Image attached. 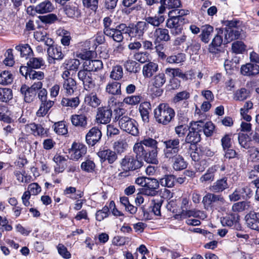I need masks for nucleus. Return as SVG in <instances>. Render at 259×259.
Instances as JSON below:
<instances>
[{"label": "nucleus", "mask_w": 259, "mask_h": 259, "mask_svg": "<svg viewBox=\"0 0 259 259\" xmlns=\"http://www.w3.org/2000/svg\"><path fill=\"white\" fill-rule=\"evenodd\" d=\"M114 111L116 113L114 119L115 121H118L120 128L134 136H138L139 131L136 120L127 115H123L124 110L122 108H117L115 109Z\"/></svg>", "instance_id": "f257e3e1"}, {"label": "nucleus", "mask_w": 259, "mask_h": 259, "mask_svg": "<svg viewBox=\"0 0 259 259\" xmlns=\"http://www.w3.org/2000/svg\"><path fill=\"white\" fill-rule=\"evenodd\" d=\"M154 115L156 122L166 125L174 118L175 112L168 104L161 103L154 109Z\"/></svg>", "instance_id": "f03ea898"}, {"label": "nucleus", "mask_w": 259, "mask_h": 259, "mask_svg": "<svg viewBox=\"0 0 259 259\" xmlns=\"http://www.w3.org/2000/svg\"><path fill=\"white\" fill-rule=\"evenodd\" d=\"M96 76L95 73L89 71L84 68L80 70L77 73L78 79L82 82L84 89L87 91L92 90L96 87Z\"/></svg>", "instance_id": "7ed1b4c3"}, {"label": "nucleus", "mask_w": 259, "mask_h": 259, "mask_svg": "<svg viewBox=\"0 0 259 259\" xmlns=\"http://www.w3.org/2000/svg\"><path fill=\"white\" fill-rule=\"evenodd\" d=\"M188 22V20L185 18L168 17L166 26L170 29L172 35L177 36L182 33L184 25Z\"/></svg>", "instance_id": "20e7f679"}, {"label": "nucleus", "mask_w": 259, "mask_h": 259, "mask_svg": "<svg viewBox=\"0 0 259 259\" xmlns=\"http://www.w3.org/2000/svg\"><path fill=\"white\" fill-rule=\"evenodd\" d=\"M121 166L123 170L127 171L140 168L143 165L142 159L136 155L125 156L121 161Z\"/></svg>", "instance_id": "39448f33"}, {"label": "nucleus", "mask_w": 259, "mask_h": 259, "mask_svg": "<svg viewBox=\"0 0 259 259\" xmlns=\"http://www.w3.org/2000/svg\"><path fill=\"white\" fill-rule=\"evenodd\" d=\"M158 142L154 139L147 137L144 138L140 142L137 143L133 147L134 152L137 155H142L144 152V146L148 148V149H157Z\"/></svg>", "instance_id": "423d86ee"}, {"label": "nucleus", "mask_w": 259, "mask_h": 259, "mask_svg": "<svg viewBox=\"0 0 259 259\" xmlns=\"http://www.w3.org/2000/svg\"><path fill=\"white\" fill-rule=\"evenodd\" d=\"M202 126L197 124L196 121L191 123V126L189 128V132L185 138V142L187 143L193 145L199 142L201 140V128Z\"/></svg>", "instance_id": "0eeeda50"}, {"label": "nucleus", "mask_w": 259, "mask_h": 259, "mask_svg": "<svg viewBox=\"0 0 259 259\" xmlns=\"http://www.w3.org/2000/svg\"><path fill=\"white\" fill-rule=\"evenodd\" d=\"M223 33V30L220 29L218 34L212 39L211 42L209 45L208 50L209 52L215 57H219L220 54H225L223 51L222 45L223 44L222 36L220 33Z\"/></svg>", "instance_id": "6e6552de"}, {"label": "nucleus", "mask_w": 259, "mask_h": 259, "mask_svg": "<svg viewBox=\"0 0 259 259\" xmlns=\"http://www.w3.org/2000/svg\"><path fill=\"white\" fill-rule=\"evenodd\" d=\"M239 216L237 213H230L221 218L223 226H228L237 231H242V227L239 223Z\"/></svg>", "instance_id": "1a4fd4ad"}, {"label": "nucleus", "mask_w": 259, "mask_h": 259, "mask_svg": "<svg viewBox=\"0 0 259 259\" xmlns=\"http://www.w3.org/2000/svg\"><path fill=\"white\" fill-rule=\"evenodd\" d=\"M145 186L141 188L140 193L147 196H155L158 194L157 189L159 187V182L156 179L149 178Z\"/></svg>", "instance_id": "9d476101"}, {"label": "nucleus", "mask_w": 259, "mask_h": 259, "mask_svg": "<svg viewBox=\"0 0 259 259\" xmlns=\"http://www.w3.org/2000/svg\"><path fill=\"white\" fill-rule=\"evenodd\" d=\"M226 201L222 195L210 193L206 194L202 199L204 207L207 209L213 207L215 204L222 205Z\"/></svg>", "instance_id": "9b49d317"}, {"label": "nucleus", "mask_w": 259, "mask_h": 259, "mask_svg": "<svg viewBox=\"0 0 259 259\" xmlns=\"http://www.w3.org/2000/svg\"><path fill=\"white\" fill-rule=\"evenodd\" d=\"M48 61L50 64H55L56 60H61L64 58L61 47L57 45H47Z\"/></svg>", "instance_id": "f8f14e48"}, {"label": "nucleus", "mask_w": 259, "mask_h": 259, "mask_svg": "<svg viewBox=\"0 0 259 259\" xmlns=\"http://www.w3.org/2000/svg\"><path fill=\"white\" fill-rule=\"evenodd\" d=\"M112 32H110L106 35L112 38L114 41L120 42L123 39V34H127V26L124 23H120L115 26L111 30Z\"/></svg>", "instance_id": "ddd939ff"}, {"label": "nucleus", "mask_w": 259, "mask_h": 259, "mask_svg": "<svg viewBox=\"0 0 259 259\" xmlns=\"http://www.w3.org/2000/svg\"><path fill=\"white\" fill-rule=\"evenodd\" d=\"M112 115V111L109 107H101L97 109L96 120L97 123L107 124L110 122Z\"/></svg>", "instance_id": "4468645a"}, {"label": "nucleus", "mask_w": 259, "mask_h": 259, "mask_svg": "<svg viewBox=\"0 0 259 259\" xmlns=\"http://www.w3.org/2000/svg\"><path fill=\"white\" fill-rule=\"evenodd\" d=\"M146 24L143 23V21H139L137 23L132 26H127V34L131 38L132 37L141 38L147 30Z\"/></svg>", "instance_id": "2eb2a0df"}, {"label": "nucleus", "mask_w": 259, "mask_h": 259, "mask_svg": "<svg viewBox=\"0 0 259 259\" xmlns=\"http://www.w3.org/2000/svg\"><path fill=\"white\" fill-rule=\"evenodd\" d=\"M102 133L99 128L94 126L91 128L85 136L87 143L91 146H94L101 139Z\"/></svg>", "instance_id": "dca6fc26"}, {"label": "nucleus", "mask_w": 259, "mask_h": 259, "mask_svg": "<svg viewBox=\"0 0 259 259\" xmlns=\"http://www.w3.org/2000/svg\"><path fill=\"white\" fill-rule=\"evenodd\" d=\"M87 147L81 143H73L71 149V159L78 160L87 153Z\"/></svg>", "instance_id": "f3484780"}, {"label": "nucleus", "mask_w": 259, "mask_h": 259, "mask_svg": "<svg viewBox=\"0 0 259 259\" xmlns=\"http://www.w3.org/2000/svg\"><path fill=\"white\" fill-rule=\"evenodd\" d=\"M63 11L69 18L78 19L81 16V11L78 6L75 3H70L65 5L63 8Z\"/></svg>", "instance_id": "a211bd4d"}, {"label": "nucleus", "mask_w": 259, "mask_h": 259, "mask_svg": "<svg viewBox=\"0 0 259 259\" xmlns=\"http://www.w3.org/2000/svg\"><path fill=\"white\" fill-rule=\"evenodd\" d=\"M97 155L101 159L102 162L107 161L110 164L114 163L117 159L116 153L109 149L100 150L97 153Z\"/></svg>", "instance_id": "6ab92c4d"}, {"label": "nucleus", "mask_w": 259, "mask_h": 259, "mask_svg": "<svg viewBox=\"0 0 259 259\" xmlns=\"http://www.w3.org/2000/svg\"><path fill=\"white\" fill-rule=\"evenodd\" d=\"M245 219L248 227L259 232V213L250 211L246 215Z\"/></svg>", "instance_id": "aec40b11"}, {"label": "nucleus", "mask_w": 259, "mask_h": 259, "mask_svg": "<svg viewBox=\"0 0 259 259\" xmlns=\"http://www.w3.org/2000/svg\"><path fill=\"white\" fill-rule=\"evenodd\" d=\"M157 153V149L144 150L142 155L137 156L140 158H143L147 163L156 164L158 163Z\"/></svg>", "instance_id": "412c9836"}, {"label": "nucleus", "mask_w": 259, "mask_h": 259, "mask_svg": "<svg viewBox=\"0 0 259 259\" xmlns=\"http://www.w3.org/2000/svg\"><path fill=\"white\" fill-rule=\"evenodd\" d=\"M88 118L86 113H79L72 115L71 121L73 125L85 128L88 124Z\"/></svg>", "instance_id": "4be33fe9"}, {"label": "nucleus", "mask_w": 259, "mask_h": 259, "mask_svg": "<svg viewBox=\"0 0 259 259\" xmlns=\"http://www.w3.org/2000/svg\"><path fill=\"white\" fill-rule=\"evenodd\" d=\"M164 20V16L161 15L148 16L145 18V21H143V23L146 24V28L147 29L149 25H151L154 27H158L160 24L163 23Z\"/></svg>", "instance_id": "5701e85b"}, {"label": "nucleus", "mask_w": 259, "mask_h": 259, "mask_svg": "<svg viewBox=\"0 0 259 259\" xmlns=\"http://www.w3.org/2000/svg\"><path fill=\"white\" fill-rule=\"evenodd\" d=\"M151 105L149 102L141 103L139 107V110L143 121L148 123L149 121L150 112L151 111Z\"/></svg>", "instance_id": "b1692460"}, {"label": "nucleus", "mask_w": 259, "mask_h": 259, "mask_svg": "<svg viewBox=\"0 0 259 259\" xmlns=\"http://www.w3.org/2000/svg\"><path fill=\"white\" fill-rule=\"evenodd\" d=\"M242 32V28H234L233 29H226L224 34V42L227 44L233 40L238 39Z\"/></svg>", "instance_id": "393cba45"}, {"label": "nucleus", "mask_w": 259, "mask_h": 259, "mask_svg": "<svg viewBox=\"0 0 259 259\" xmlns=\"http://www.w3.org/2000/svg\"><path fill=\"white\" fill-rule=\"evenodd\" d=\"M20 91L24 97V101L27 103H30L34 101L36 97L37 92L30 88L26 84L22 85Z\"/></svg>", "instance_id": "a878e982"}, {"label": "nucleus", "mask_w": 259, "mask_h": 259, "mask_svg": "<svg viewBox=\"0 0 259 259\" xmlns=\"http://www.w3.org/2000/svg\"><path fill=\"white\" fill-rule=\"evenodd\" d=\"M242 74L246 76H254L259 73V65L256 64L247 63L241 68Z\"/></svg>", "instance_id": "bb28decb"}, {"label": "nucleus", "mask_w": 259, "mask_h": 259, "mask_svg": "<svg viewBox=\"0 0 259 259\" xmlns=\"http://www.w3.org/2000/svg\"><path fill=\"white\" fill-rule=\"evenodd\" d=\"M227 180L226 177L218 180L210 187V190L215 193L223 192L229 187Z\"/></svg>", "instance_id": "cd10ccee"}, {"label": "nucleus", "mask_w": 259, "mask_h": 259, "mask_svg": "<svg viewBox=\"0 0 259 259\" xmlns=\"http://www.w3.org/2000/svg\"><path fill=\"white\" fill-rule=\"evenodd\" d=\"M54 9V6L50 1L45 0L35 7V11L41 14L51 12Z\"/></svg>", "instance_id": "c85d7f7f"}, {"label": "nucleus", "mask_w": 259, "mask_h": 259, "mask_svg": "<svg viewBox=\"0 0 259 259\" xmlns=\"http://www.w3.org/2000/svg\"><path fill=\"white\" fill-rule=\"evenodd\" d=\"M83 67L93 72L101 69L103 68V63L99 60H88L84 62Z\"/></svg>", "instance_id": "c756f323"}, {"label": "nucleus", "mask_w": 259, "mask_h": 259, "mask_svg": "<svg viewBox=\"0 0 259 259\" xmlns=\"http://www.w3.org/2000/svg\"><path fill=\"white\" fill-rule=\"evenodd\" d=\"M158 65L157 63L150 62L144 65L143 74L145 77L150 78L158 71Z\"/></svg>", "instance_id": "7c9ffc66"}, {"label": "nucleus", "mask_w": 259, "mask_h": 259, "mask_svg": "<svg viewBox=\"0 0 259 259\" xmlns=\"http://www.w3.org/2000/svg\"><path fill=\"white\" fill-rule=\"evenodd\" d=\"M197 124L201 125V133H203L206 137H210L212 136L214 130V125L211 122H204L202 120L196 121Z\"/></svg>", "instance_id": "2f4dec72"}, {"label": "nucleus", "mask_w": 259, "mask_h": 259, "mask_svg": "<svg viewBox=\"0 0 259 259\" xmlns=\"http://www.w3.org/2000/svg\"><path fill=\"white\" fill-rule=\"evenodd\" d=\"M190 97V93L187 91H183L177 93L175 95L174 97L172 99V101L174 103L177 104L181 101H184L183 105L185 107H187L188 106V102L187 101L189 99Z\"/></svg>", "instance_id": "473e14b6"}, {"label": "nucleus", "mask_w": 259, "mask_h": 259, "mask_svg": "<svg viewBox=\"0 0 259 259\" xmlns=\"http://www.w3.org/2000/svg\"><path fill=\"white\" fill-rule=\"evenodd\" d=\"M170 161L172 162V167L175 170H181L186 168L187 166V162L180 154L170 159Z\"/></svg>", "instance_id": "72a5a7b5"}, {"label": "nucleus", "mask_w": 259, "mask_h": 259, "mask_svg": "<svg viewBox=\"0 0 259 259\" xmlns=\"http://www.w3.org/2000/svg\"><path fill=\"white\" fill-rule=\"evenodd\" d=\"M34 37L38 41H43L45 44L51 45L53 44L52 38L48 36V34L45 30H37L34 32Z\"/></svg>", "instance_id": "f704fd0d"}, {"label": "nucleus", "mask_w": 259, "mask_h": 259, "mask_svg": "<svg viewBox=\"0 0 259 259\" xmlns=\"http://www.w3.org/2000/svg\"><path fill=\"white\" fill-rule=\"evenodd\" d=\"M154 35L157 40L168 41L170 39L169 31L166 28H156L154 31Z\"/></svg>", "instance_id": "c9c22d12"}, {"label": "nucleus", "mask_w": 259, "mask_h": 259, "mask_svg": "<svg viewBox=\"0 0 259 259\" xmlns=\"http://www.w3.org/2000/svg\"><path fill=\"white\" fill-rule=\"evenodd\" d=\"M181 215L183 218L193 217L203 220L206 218V215L203 211L195 209L185 210V211L181 212Z\"/></svg>", "instance_id": "e433bc0d"}, {"label": "nucleus", "mask_w": 259, "mask_h": 259, "mask_svg": "<svg viewBox=\"0 0 259 259\" xmlns=\"http://www.w3.org/2000/svg\"><path fill=\"white\" fill-rule=\"evenodd\" d=\"M213 31V28L212 26L209 25L203 26L201 28V33L199 35L201 41L205 44H207L210 40Z\"/></svg>", "instance_id": "4c0bfd02"}, {"label": "nucleus", "mask_w": 259, "mask_h": 259, "mask_svg": "<svg viewBox=\"0 0 259 259\" xmlns=\"http://www.w3.org/2000/svg\"><path fill=\"white\" fill-rule=\"evenodd\" d=\"M218 168L217 165H212L209 167L206 172L200 178V182L203 183L208 181H213Z\"/></svg>", "instance_id": "58836bf2"}, {"label": "nucleus", "mask_w": 259, "mask_h": 259, "mask_svg": "<svg viewBox=\"0 0 259 259\" xmlns=\"http://www.w3.org/2000/svg\"><path fill=\"white\" fill-rule=\"evenodd\" d=\"M67 159L65 157L60 155H56L54 157V161L56 162L57 165L55 167V170L57 173L63 172L66 166V161Z\"/></svg>", "instance_id": "ea45409f"}, {"label": "nucleus", "mask_w": 259, "mask_h": 259, "mask_svg": "<svg viewBox=\"0 0 259 259\" xmlns=\"http://www.w3.org/2000/svg\"><path fill=\"white\" fill-rule=\"evenodd\" d=\"M76 81L74 79H68L63 82V89L67 95H71L76 87Z\"/></svg>", "instance_id": "a19ab883"}, {"label": "nucleus", "mask_w": 259, "mask_h": 259, "mask_svg": "<svg viewBox=\"0 0 259 259\" xmlns=\"http://www.w3.org/2000/svg\"><path fill=\"white\" fill-rule=\"evenodd\" d=\"M19 52L21 57L27 58L33 54V51L28 44H19L15 47Z\"/></svg>", "instance_id": "79ce46f5"}, {"label": "nucleus", "mask_w": 259, "mask_h": 259, "mask_svg": "<svg viewBox=\"0 0 259 259\" xmlns=\"http://www.w3.org/2000/svg\"><path fill=\"white\" fill-rule=\"evenodd\" d=\"M14 80L12 73L8 70L3 71L0 73V84L3 85H7L11 84Z\"/></svg>", "instance_id": "37998d69"}, {"label": "nucleus", "mask_w": 259, "mask_h": 259, "mask_svg": "<svg viewBox=\"0 0 259 259\" xmlns=\"http://www.w3.org/2000/svg\"><path fill=\"white\" fill-rule=\"evenodd\" d=\"M106 91L111 95H120L121 94V84L116 81L109 82L106 86Z\"/></svg>", "instance_id": "c03bdc74"}, {"label": "nucleus", "mask_w": 259, "mask_h": 259, "mask_svg": "<svg viewBox=\"0 0 259 259\" xmlns=\"http://www.w3.org/2000/svg\"><path fill=\"white\" fill-rule=\"evenodd\" d=\"M85 102L93 108L97 107L101 104V100L95 93H91L85 96Z\"/></svg>", "instance_id": "a18cd8bd"}, {"label": "nucleus", "mask_w": 259, "mask_h": 259, "mask_svg": "<svg viewBox=\"0 0 259 259\" xmlns=\"http://www.w3.org/2000/svg\"><path fill=\"white\" fill-rule=\"evenodd\" d=\"M159 182L162 187L172 188L176 183V177L173 175H165L160 179Z\"/></svg>", "instance_id": "49530a36"}, {"label": "nucleus", "mask_w": 259, "mask_h": 259, "mask_svg": "<svg viewBox=\"0 0 259 259\" xmlns=\"http://www.w3.org/2000/svg\"><path fill=\"white\" fill-rule=\"evenodd\" d=\"M63 193L65 195H71L70 196V198L74 200L81 198L83 195L82 192L76 190V188L73 187H67L64 190Z\"/></svg>", "instance_id": "de8ad7c7"}, {"label": "nucleus", "mask_w": 259, "mask_h": 259, "mask_svg": "<svg viewBox=\"0 0 259 259\" xmlns=\"http://www.w3.org/2000/svg\"><path fill=\"white\" fill-rule=\"evenodd\" d=\"M166 78L165 73H159L155 75L152 79L153 85L156 88H160L166 82Z\"/></svg>", "instance_id": "09e8293b"}, {"label": "nucleus", "mask_w": 259, "mask_h": 259, "mask_svg": "<svg viewBox=\"0 0 259 259\" xmlns=\"http://www.w3.org/2000/svg\"><path fill=\"white\" fill-rule=\"evenodd\" d=\"M180 140L178 138L170 139L163 142L165 150H174L180 149Z\"/></svg>", "instance_id": "8fccbe9b"}, {"label": "nucleus", "mask_w": 259, "mask_h": 259, "mask_svg": "<svg viewBox=\"0 0 259 259\" xmlns=\"http://www.w3.org/2000/svg\"><path fill=\"white\" fill-rule=\"evenodd\" d=\"M80 101L78 97L71 98H63L61 104L64 107H70L75 108L79 104Z\"/></svg>", "instance_id": "3c124183"}, {"label": "nucleus", "mask_w": 259, "mask_h": 259, "mask_svg": "<svg viewBox=\"0 0 259 259\" xmlns=\"http://www.w3.org/2000/svg\"><path fill=\"white\" fill-rule=\"evenodd\" d=\"M126 70L130 73H137L140 70L139 64L135 61L127 60L124 63Z\"/></svg>", "instance_id": "603ef678"}, {"label": "nucleus", "mask_w": 259, "mask_h": 259, "mask_svg": "<svg viewBox=\"0 0 259 259\" xmlns=\"http://www.w3.org/2000/svg\"><path fill=\"white\" fill-rule=\"evenodd\" d=\"M54 130L58 135H65L67 134V128L63 121L56 122L53 125Z\"/></svg>", "instance_id": "864d4df0"}, {"label": "nucleus", "mask_w": 259, "mask_h": 259, "mask_svg": "<svg viewBox=\"0 0 259 259\" xmlns=\"http://www.w3.org/2000/svg\"><path fill=\"white\" fill-rule=\"evenodd\" d=\"M13 98L12 90L8 88H0V101L7 102Z\"/></svg>", "instance_id": "5fc2aeb1"}, {"label": "nucleus", "mask_w": 259, "mask_h": 259, "mask_svg": "<svg viewBox=\"0 0 259 259\" xmlns=\"http://www.w3.org/2000/svg\"><path fill=\"white\" fill-rule=\"evenodd\" d=\"M103 23L104 26L103 32L105 35L108 34L109 32L110 34L112 32L111 30L115 28L112 20L109 17H106L103 20Z\"/></svg>", "instance_id": "6e6d98bb"}, {"label": "nucleus", "mask_w": 259, "mask_h": 259, "mask_svg": "<svg viewBox=\"0 0 259 259\" xmlns=\"http://www.w3.org/2000/svg\"><path fill=\"white\" fill-rule=\"evenodd\" d=\"M189 14V11L187 10H182L174 8V9L169 12L168 17L184 18L183 16L188 15Z\"/></svg>", "instance_id": "4d7b16f0"}, {"label": "nucleus", "mask_w": 259, "mask_h": 259, "mask_svg": "<svg viewBox=\"0 0 259 259\" xmlns=\"http://www.w3.org/2000/svg\"><path fill=\"white\" fill-rule=\"evenodd\" d=\"M123 69L120 65L114 66L110 73V77L114 80H118L123 76Z\"/></svg>", "instance_id": "13d9d810"}, {"label": "nucleus", "mask_w": 259, "mask_h": 259, "mask_svg": "<svg viewBox=\"0 0 259 259\" xmlns=\"http://www.w3.org/2000/svg\"><path fill=\"white\" fill-rule=\"evenodd\" d=\"M45 64V61L42 58H30L27 63V65L30 68L37 69L40 68Z\"/></svg>", "instance_id": "bf43d9fd"}, {"label": "nucleus", "mask_w": 259, "mask_h": 259, "mask_svg": "<svg viewBox=\"0 0 259 259\" xmlns=\"http://www.w3.org/2000/svg\"><path fill=\"white\" fill-rule=\"evenodd\" d=\"M249 96V92L245 88H241L236 91L234 99L237 101H243Z\"/></svg>", "instance_id": "052dcab7"}, {"label": "nucleus", "mask_w": 259, "mask_h": 259, "mask_svg": "<svg viewBox=\"0 0 259 259\" xmlns=\"http://www.w3.org/2000/svg\"><path fill=\"white\" fill-rule=\"evenodd\" d=\"M246 49V46L241 41H236L232 45L233 52L236 54L242 53Z\"/></svg>", "instance_id": "680f3d73"}, {"label": "nucleus", "mask_w": 259, "mask_h": 259, "mask_svg": "<svg viewBox=\"0 0 259 259\" xmlns=\"http://www.w3.org/2000/svg\"><path fill=\"white\" fill-rule=\"evenodd\" d=\"M185 55L183 53H179L176 55L169 56L166 61L169 63H180L185 61Z\"/></svg>", "instance_id": "e2e57ef3"}, {"label": "nucleus", "mask_w": 259, "mask_h": 259, "mask_svg": "<svg viewBox=\"0 0 259 259\" xmlns=\"http://www.w3.org/2000/svg\"><path fill=\"white\" fill-rule=\"evenodd\" d=\"M64 64L69 70H76L80 64L79 60L76 59L66 60Z\"/></svg>", "instance_id": "0e129e2a"}, {"label": "nucleus", "mask_w": 259, "mask_h": 259, "mask_svg": "<svg viewBox=\"0 0 259 259\" xmlns=\"http://www.w3.org/2000/svg\"><path fill=\"white\" fill-rule=\"evenodd\" d=\"M163 199L160 198V199H154L152 200V212L154 215L157 216L161 215L160 208L163 203Z\"/></svg>", "instance_id": "69168bd1"}, {"label": "nucleus", "mask_w": 259, "mask_h": 259, "mask_svg": "<svg viewBox=\"0 0 259 259\" xmlns=\"http://www.w3.org/2000/svg\"><path fill=\"white\" fill-rule=\"evenodd\" d=\"M96 165L93 161L88 159L83 162L81 164V168L82 170L92 172L95 170Z\"/></svg>", "instance_id": "338daca9"}, {"label": "nucleus", "mask_w": 259, "mask_h": 259, "mask_svg": "<svg viewBox=\"0 0 259 259\" xmlns=\"http://www.w3.org/2000/svg\"><path fill=\"white\" fill-rule=\"evenodd\" d=\"M249 202L247 201H241L234 203L232 207L234 212H240L247 209L249 207Z\"/></svg>", "instance_id": "774afa93"}]
</instances>
